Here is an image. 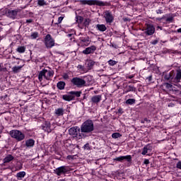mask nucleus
Instances as JSON below:
<instances>
[{
    "label": "nucleus",
    "mask_w": 181,
    "mask_h": 181,
    "mask_svg": "<svg viewBox=\"0 0 181 181\" xmlns=\"http://www.w3.org/2000/svg\"><path fill=\"white\" fill-rule=\"evenodd\" d=\"M80 131H81V127L74 126L69 129V134L72 138L78 141L80 139H83L86 136L85 134H83L82 132L80 133Z\"/></svg>",
    "instance_id": "f257e3e1"
},
{
    "label": "nucleus",
    "mask_w": 181,
    "mask_h": 181,
    "mask_svg": "<svg viewBox=\"0 0 181 181\" xmlns=\"http://www.w3.org/2000/svg\"><path fill=\"white\" fill-rule=\"evenodd\" d=\"M93 131H94V122L90 119L86 120L81 125V132L82 134H91Z\"/></svg>",
    "instance_id": "f03ea898"
},
{
    "label": "nucleus",
    "mask_w": 181,
    "mask_h": 181,
    "mask_svg": "<svg viewBox=\"0 0 181 181\" xmlns=\"http://www.w3.org/2000/svg\"><path fill=\"white\" fill-rule=\"evenodd\" d=\"M77 43L79 47H87L91 44V38L87 35L80 34Z\"/></svg>",
    "instance_id": "7ed1b4c3"
},
{
    "label": "nucleus",
    "mask_w": 181,
    "mask_h": 181,
    "mask_svg": "<svg viewBox=\"0 0 181 181\" xmlns=\"http://www.w3.org/2000/svg\"><path fill=\"white\" fill-rule=\"evenodd\" d=\"M9 135L11 136V138L16 139V141L18 142H21L25 139V134L21 132V130L13 129L10 131Z\"/></svg>",
    "instance_id": "20e7f679"
},
{
    "label": "nucleus",
    "mask_w": 181,
    "mask_h": 181,
    "mask_svg": "<svg viewBox=\"0 0 181 181\" xmlns=\"http://www.w3.org/2000/svg\"><path fill=\"white\" fill-rule=\"evenodd\" d=\"M71 84H73V86H75L76 87H77L78 88H83V87H86V80L83 79V78H80V77H74L71 80Z\"/></svg>",
    "instance_id": "39448f33"
},
{
    "label": "nucleus",
    "mask_w": 181,
    "mask_h": 181,
    "mask_svg": "<svg viewBox=\"0 0 181 181\" xmlns=\"http://www.w3.org/2000/svg\"><path fill=\"white\" fill-rule=\"evenodd\" d=\"M80 2H81L83 5H96L97 6H105V5H107V2L100 0H80Z\"/></svg>",
    "instance_id": "423d86ee"
},
{
    "label": "nucleus",
    "mask_w": 181,
    "mask_h": 181,
    "mask_svg": "<svg viewBox=\"0 0 181 181\" xmlns=\"http://www.w3.org/2000/svg\"><path fill=\"white\" fill-rule=\"evenodd\" d=\"M43 42L47 49H52V47H54V45H56L54 42V39H53L50 34H47L44 37Z\"/></svg>",
    "instance_id": "0eeeda50"
},
{
    "label": "nucleus",
    "mask_w": 181,
    "mask_h": 181,
    "mask_svg": "<svg viewBox=\"0 0 181 181\" xmlns=\"http://www.w3.org/2000/svg\"><path fill=\"white\" fill-rule=\"evenodd\" d=\"M19 12H21V9L19 8H9L6 11V16H7V18H10V19L15 20L16 19L18 13H19Z\"/></svg>",
    "instance_id": "6e6552de"
},
{
    "label": "nucleus",
    "mask_w": 181,
    "mask_h": 181,
    "mask_svg": "<svg viewBox=\"0 0 181 181\" xmlns=\"http://www.w3.org/2000/svg\"><path fill=\"white\" fill-rule=\"evenodd\" d=\"M41 129H43L44 132H47V134H50L52 131H53V127H52V124L50 122H45L40 127Z\"/></svg>",
    "instance_id": "1a4fd4ad"
},
{
    "label": "nucleus",
    "mask_w": 181,
    "mask_h": 181,
    "mask_svg": "<svg viewBox=\"0 0 181 181\" xmlns=\"http://www.w3.org/2000/svg\"><path fill=\"white\" fill-rule=\"evenodd\" d=\"M104 18L105 19L106 23L111 25L114 22V16L110 11H106L104 13Z\"/></svg>",
    "instance_id": "9d476101"
},
{
    "label": "nucleus",
    "mask_w": 181,
    "mask_h": 181,
    "mask_svg": "<svg viewBox=\"0 0 181 181\" xmlns=\"http://www.w3.org/2000/svg\"><path fill=\"white\" fill-rule=\"evenodd\" d=\"M155 33V26L153 24H147L144 29V35L146 36H152Z\"/></svg>",
    "instance_id": "9b49d317"
},
{
    "label": "nucleus",
    "mask_w": 181,
    "mask_h": 181,
    "mask_svg": "<svg viewBox=\"0 0 181 181\" xmlns=\"http://www.w3.org/2000/svg\"><path fill=\"white\" fill-rule=\"evenodd\" d=\"M54 172L57 176H62V175H66L69 172V168L66 165H62L56 168Z\"/></svg>",
    "instance_id": "f8f14e48"
},
{
    "label": "nucleus",
    "mask_w": 181,
    "mask_h": 181,
    "mask_svg": "<svg viewBox=\"0 0 181 181\" xmlns=\"http://www.w3.org/2000/svg\"><path fill=\"white\" fill-rule=\"evenodd\" d=\"M113 160L116 162H124V160H127V162L131 163L132 162V156H131V155L120 156L114 158Z\"/></svg>",
    "instance_id": "ddd939ff"
},
{
    "label": "nucleus",
    "mask_w": 181,
    "mask_h": 181,
    "mask_svg": "<svg viewBox=\"0 0 181 181\" xmlns=\"http://www.w3.org/2000/svg\"><path fill=\"white\" fill-rule=\"evenodd\" d=\"M95 50H97V47L95 45H91L83 50L82 53L83 54H93Z\"/></svg>",
    "instance_id": "4468645a"
},
{
    "label": "nucleus",
    "mask_w": 181,
    "mask_h": 181,
    "mask_svg": "<svg viewBox=\"0 0 181 181\" xmlns=\"http://www.w3.org/2000/svg\"><path fill=\"white\" fill-rule=\"evenodd\" d=\"M102 100H103V95H95L91 98L90 101L91 103H93V104H98V103H100Z\"/></svg>",
    "instance_id": "2eb2a0df"
},
{
    "label": "nucleus",
    "mask_w": 181,
    "mask_h": 181,
    "mask_svg": "<svg viewBox=\"0 0 181 181\" xmlns=\"http://www.w3.org/2000/svg\"><path fill=\"white\" fill-rule=\"evenodd\" d=\"M135 91H136V88H135V86L132 85H127L124 87V94H127L131 92L135 93Z\"/></svg>",
    "instance_id": "dca6fc26"
},
{
    "label": "nucleus",
    "mask_w": 181,
    "mask_h": 181,
    "mask_svg": "<svg viewBox=\"0 0 181 181\" xmlns=\"http://www.w3.org/2000/svg\"><path fill=\"white\" fill-rule=\"evenodd\" d=\"M54 114L55 117H63L64 115V108L58 107L55 109Z\"/></svg>",
    "instance_id": "f3484780"
},
{
    "label": "nucleus",
    "mask_w": 181,
    "mask_h": 181,
    "mask_svg": "<svg viewBox=\"0 0 181 181\" xmlns=\"http://www.w3.org/2000/svg\"><path fill=\"white\" fill-rule=\"evenodd\" d=\"M44 71L45 73V80H50L51 77L54 75V71L52 70L44 69Z\"/></svg>",
    "instance_id": "a211bd4d"
},
{
    "label": "nucleus",
    "mask_w": 181,
    "mask_h": 181,
    "mask_svg": "<svg viewBox=\"0 0 181 181\" xmlns=\"http://www.w3.org/2000/svg\"><path fill=\"white\" fill-rule=\"evenodd\" d=\"M181 80V69H179L176 71L175 77L173 79L174 83H180Z\"/></svg>",
    "instance_id": "6ab92c4d"
},
{
    "label": "nucleus",
    "mask_w": 181,
    "mask_h": 181,
    "mask_svg": "<svg viewBox=\"0 0 181 181\" xmlns=\"http://www.w3.org/2000/svg\"><path fill=\"white\" fill-rule=\"evenodd\" d=\"M69 94L71 95H73L74 97H76L77 98L81 97V94H83V92L81 90H71L69 92Z\"/></svg>",
    "instance_id": "aec40b11"
},
{
    "label": "nucleus",
    "mask_w": 181,
    "mask_h": 181,
    "mask_svg": "<svg viewBox=\"0 0 181 181\" xmlns=\"http://www.w3.org/2000/svg\"><path fill=\"white\" fill-rule=\"evenodd\" d=\"M15 159V157L12 156L11 154H8L4 159L3 162L4 163H9V162H12Z\"/></svg>",
    "instance_id": "412c9836"
},
{
    "label": "nucleus",
    "mask_w": 181,
    "mask_h": 181,
    "mask_svg": "<svg viewBox=\"0 0 181 181\" xmlns=\"http://www.w3.org/2000/svg\"><path fill=\"white\" fill-rule=\"evenodd\" d=\"M25 146L27 148H33V146H35V141L33 139H29L26 140Z\"/></svg>",
    "instance_id": "4be33fe9"
},
{
    "label": "nucleus",
    "mask_w": 181,
    "mask_h": 181,
    "mask_svg": "<svg viewBox=\"0 0 181 181\" xmlns=\"http://www.w3.org/2000/svg\"><path fill=\"white\" fill-rule=\"evenodd\" d=\"M23 68V65H20V66H13L11 70L13 71V73H14L15 74H18V73H21V71H22V69Z\"/></svg>",
    "instance_id": "5701e85b"
},
{
    "label": "nucleus",
    "mask_w": 181,
    "mask_h": 181,
    "mask_svg": "<svg viewBox=\"0 0 181 181\" xmlns=\"http://www.w3.org/2000/svg\"><path fill=\"white\" fill-rule=\"evenodd\" d=\"M62 99L64 100V101H74L75 97L71 95H62Z\"/></svg>",
    "instance_id": "b1692460"
},
{
    "label": "nucleus",
    "mask_w": 181,
    "mask_h": 181,
    "mask_svg": "<svg viewBox=\"0 0 181 181\" xmlns=\"http://www.w3.org/2000/svg\"><path fill=\"white\" fill-rule=\"evenodd\" d=\"M43 78H45L46 80V75H45V69H42L38 74V80H39V81H40V82L43 81Z\"/></svg>",
    "instance_id": "393cba45"
},
{
    "label": "nucleus",
    "mask_w": 181,
    "mask_h": 181,
    "mask_svg": "<svg viewBox=\"0 0 181 181\" xmlns=\"http://www.w3.org/2000/svg\"><path fill=\"white\" fill-rule=\"evenodd\" d=\"M96 29L99 30V32H105V30H107V26L104 24H97Z\"/></svg>",
    "instance_id": "a878e982"
},
{
    "label": "nucleus",
    "mask_w": 181,
    "mask_h": 181,
    "mask_svg": "<svg viewBox=\"0 0 181 181\" xmlns=\"http://www.w3.org/2000/svg\"><path fill=\"white\" fill-rule=\"evenodd\" d=\"M76 23H78V26L79 28H81L83 25V22H84V18L80 16H76Z\"/></svg>",
    "instance_id": "bb28decb"
},
{
    "label": "nucleus",
    "mask_w": 181,
    "mask_h": 181,
    "mask_svg": "<svg viewBox=\"0 0 181 181\" xmlns=\"http://www.w3.org/2000/svg\"><path fill=\"white\" fill-rule=\"evenodd\" d=\"M25 176H26V172L21 171L16 174V177H17L18 180H22Z\"/></svg>",
    "instance_id": "cd10ccee"
},
{
    "label": "nucleus",
    "mask_w": 181,
    "mask_h": 181,
    "mask_svg": "<svg viewBox=\"0 0 181 181\" xmlns=\"http://www.w3.org/2000/svg\"><path fill=\"white\" fill-rule=\"evenodd\" d=\"M57 87L58 90H64V88L66 87V82L64 81H59L57 83Z\"/></svg>",
    "instance_id": "c85d7f7f"
},
{
    "label": "nucleus",
    "mask_w": 181,
    "mask_h": 181,
    "mask_svg": "<svg viewBox=\"0 0 181 181\" xmlns=\"http://www.w3.org/2000/svg\"><path fill=\"white\" fill-rule=\"evenodd\" d=\"M94 64H95V62H94L93 60L88 61V63L86 64L88 70H91L93 69V67H94Z\"/></svg>",
    "instance_id": "c756f323"
},
{
    "label": "nucleus",
    "mask_w": 181,
    "mask_h": 181,
    "mask_svg": "<svg viewBox=\"0 0 181 181\" xmlns=\"http://www.w3.org/2000/svg\"><path fill=\"white\" fill-rule=\"evenodd\" d=\"M37 37H39V33L37 32L31 33L30 35V39H31L32 40H35V39H37Z\"/></svg>",
    "instance_id": "7c9ffc66"
},
{
    "label": "nucleus",
    "mask_w": 181,
    "mask_h": 181,
    "mask_svg": "<svg viewBox=\"0 0 181 181\" xmlns=\"http://www.w3.org/2000/svg\"><path fill=\"white\" fill-rule=\"evenodd\" d=\"M77 69L79 70V71H81V73H87V69H86V67L83 65L78 64L77 66Z\"/></svg>",
    "instance_id": "2f4dec72"
},
{
    "label": "nucleus",
    "mask_w": 181,
    "mask_h": 181,
    "mask_svg": "<svg viewBox=\"0 0 181 181\" xmlns=\"http://www.w3.org/2000/svg\"><path fill=\"white\" fill-rule=\"evenodd\" d=\"M37 4L38 6H46L47 1H46V0H37Z\"/></svg>",
    "instance_id": "473e14b6"
},
{
    "label": "nucleus",
    "mask_w": 181,
    "mask_h": 181,
    "mask_svg": "<svg viewBox=\"0 0 181 181\" xmlns=\"http://www.w3.org/2000/svg\"><path fill=\"white\" fill-rule=\"evenodd\" d=\"M16 52H18V53H25V52H26V47H25V46H19L16 49Z\"/></svg>",
    "instance_id": "72a5a7b5"
},
{
    "label": "nucleus",
    "mask_w": 181,
    "mask_h": 181,
    "mask_svg": "<svg viewBox=\"0 0 181 181\" xmlns=\"http://www.w3.org/2000/svg\"><path fill=\"white\" fill-rule=\"evenodd\" d=\"M90 25V21L88 19H85L83 22L82 23V25L81 26V28L83 29V28H87Z\"/></svg>",
    "instance_id": "f704fd0d"
},
{
    "label": "nucleus",
    "mask_w": 181,
    "mask_h": 181,
    "mask_svg": "<svg viewBox=\"0 0 181 181\" xmlns=\"http://www.w3.org/2000/svg\"><path fill=\"white\" fill-rule=\"evenodd\" d=\"M136 100L134 98H130L126 100V104H127V105H133V104H135V102Z\"/></svg>",
    "instance_id": "c9c22d12"
},
{
    "label": "nucleus",
    "mask_w": 181,
    "mask_h": 181,
    "mask_svg": "<svg viewBox=\"0 0 181 181\" xmlns=\"http://www.w3.org/2000/svg\"><path fill=\"white\" fill-rule=\"evenodd\" d=\"M148 151H149V148H148V146H145L141 152V155H146Z\"/></svg>",
    "instance_id": "e433bc0d"
},
{
    "label": "nucleus",
    "mask_w": 181,
    "mask_h": 181,
    "mask_svg": "<svg viewBox=\"0 0 181 181\" xmlns=\"http://www.w3.org/2000/svg\"><path fill=\"white\" fill-rule=\"evenodd\" d=\"M109 66H115V64H117V63H118V62L117 61H114L112 59H110L108 62H107Z\"/></svg>",
    "instance_id": "4c0bfd02"
},
{
    "label": "nucleus",
    "mask_w": 181,
    "mask_h": 181,
    "mask_svg": "<svg viewBox=\"0 0 181 181\" xmlns=\"http://www.w3.org/2000/svg\"><path fill=\"white\" fill-rule=\"evenodd\" d=\"M119 136H121V134L119 133H113L112 134V138H113L114 139H117V138H119Z\"/></svg>",
    "instance_id": "58836bf2"
},
{
    "label": "nucleus",
    "mask_w": 181,
    "mask_h": 181,
    "mask_svg": "<svg viewBox=\"0 0 181 181\" xmlns=\"http://www.w3.org/2000/svg\"><path fill=\"white\" fill-rule=\"evenodd\" d=\"M76 156H71V155H69L66 157V159H68V160H74V158Z\"/></svg>",
    "instance_id": "ea45409f"
},
{
    "label": "nucleus",
    "mask_w": 181,
    "mask_h": 181,
    "mask_svg": "<svg viewBox=\"0 0 181 181\" xmlns=\"http://www.w3.org/2000/svg\"><path fill=\"white\" fill-rule=\"evenodd\" d=\"M63 19H64V17L60 16L58 18V23H55L54 25H59V23H62Z\"/></svg>",
    "instance_id": "a19ab883"
},
{
    "label": "nucleus",
    "mask_w": 181,
    "mask_h": 181,
    "mask_svg": "<svg viewBox=\"0 0 181 181\" xmlns=\"http://www.w3.org/2000/svg\"><path fill=\"white\" fill-rule=\"evenodd\" d=\"M158 43H159V40L156 39V40H153L151 42V45H158Z\"/></svg>",
    "instance_id": "79ce46f5"
},
{
    "label": "nucleus",
    "mask_w": 181,
    "mask_h": 181,
    "mask_svg": "<svg viewBox=\"0 0 181 181\" xmlns=\"http://www.w3.org/2000/svg\"><path fill=\"white\" fill-rule=\"evenodd\" d=\"M177 169H180L181 170V161H178L176 164Z\"/></svg>",
    "instance_id": "37998d69"
},
{
    "label": "nucleus",
    "mask_w": 181,
    "mask_h": 181,
    "mask_svg": "<svg viewBox=\"0 0 181 181\" xmlns=\"http://www.w3.org/2000/svg\"><path fill=\"white\" fill-rule=\"evenodd\" d=\"M83 149H87V151H88L90 149V144H86L83 146Z\"/></svg>",
    "instance_id": "c03bdc74"
},
{
    "label": "nucleus",
    "mask_w": 181,
    "mask_h": 181,
    "mask_svg": "<svg viewBox=\"0 0 181 181\" xmlns=\"http://www.w3.org/2000/svg\"><path fill=\"white\" fill-rule=\"evenodd\" d=\"M165 21L166 22H172L173 21V17H168Z\"/></svg>",
    "instance_id": "a18cd8bd"
},
{
    "label": "nucleus",
    "mask_w": 181,
    "mask_h": 181,
    "mask_svg": "<svg viewBox=\"0 0 181 181\" xmlns=\"http://www.w3.org/2000/svg\"><path fill=\"white\" fill-rule=\"evenodd\" d=\"M146 80H148V82L152 81V75H150L149 76L146 77Z\"/></svg>",
    "instance_id": "49530a36"
},
{
    "label": "nucleus",
    "mask_w": 181,
    "mask_h": 181,
    "mask_svg": "<svg viewBox=\"0 0 181 181\" xmlns=\"http://www.w3.org/2000/svg\"><path fill=\"white\" fill-rule=\"evenodd\" d=\"M134 77H135V74H132L130 76H127L126 78L131 79V78H134Z\"/></svg>",
    "instance_id": "de8ad7c7"
},
{
    "label": "nucleus",
    "mask_w": 181,
    "mask_h": 181,
    "mask_svg": "<svg viewBox=\"0 0 181 181\" xmlns=\"http://www.w3.org/2000/svg\"><path fill=\"white\" fill-rule=\"evenodd\" d=\"M172 87H173V86H172V84L167 83H166V88H172Z\"/></svg>",
    "instance_id": "09e8293b"
},
{
    "label": "nucleus",
    "mask_w": 181,
    "mask_h": 181,
    "mask_svg": "<svg viewBox=\"0 0 181 181\" xmlns=\"http://www.w3.org/2000/svg\"><path fill=\"white\" fill-rule=\"evenodd\" d=\"M156 12L158 14L163 13V11H162L161 9H158V10L156 11Z\"/></svg>",
    "instance_id": "8fccbe9b"
},
{
    "label": "nucleus",
    "mask_w": 181,
    "mask_h": 181,
    "mask_svg": "<svg viewBox=\"0 0 181 181\" xmlns=\"http://www.w3.org/2000/svg\"><path fill=\"white\" fill-rule=\"evenodd\" d=\"M33 22V19L30 18L26 20V23H32Z\"/></svg>",
    "instance_id": "3c124183"
},
{
    "label": "nucleus",
    "mask_w": 181,
    "mask_h": 181,
    "mask_svg": "<svg viewBox=\"0 0 181 181\" xmlns=\"http://www.w3.org/2000/svg\"><path fill=\"white\" fill-rule=\"evenodd\" d=\"M144 122H146L147 124H149V122H151V120L148 119V118H144Z\"/></svg>",
    "instance_id": "603ef678"
},
{
    "label": "nucleus",
    "mask_w": 181,
    "mask_h": 181,
    "mask_svg": "<svg viewBox=\"0 0 181 181\" xmlns=\"http://www.w3.org/2000/svg\"><path fill=\"white\" fill-rule=\"evenodd\" d=\"M144 164H145V165H149V160L145 159V160H144Z\"/></svg>",
    "instance_id": "864d4df0"
},
{
    "label": "nucleus",
    "mask_w": 181,
    "mask_h": 181,
    "mask_svg": "<svg viewBox=\"0 0 181 181\" xmlns=\"http://www.w3.org/2000/svg\"><path fill=\"white\" fill-rule=\"evenodd\" d=\"M170 76H170V74L166 75V76H165L166 80H169V79L170 78Z\"/></svg>",
    "instance_id": "5fc2aeb1"
},
{
    "label": "nucleus",
    "mask_w": 181,
    "mask_h": 181,
    "mask_svg": "<svg viewBox=\"0 0 181 181\" xmlns=\"http://www.w3.org/2000/svg\"><path fill=\"white\" fill-rule=\"evenodd\" d=\"M2 131H4V126L0 125V134L2 133Z\"/></svg>",
    "instance_id": "6e6d98bb"
},
{
    "label": "nucleus",
    "mask_w": 181,
    "mask_h": 181,
    "mask_svg": "<svg viewBox=\"0 0 181 181\" xmlns=\"http://www.w3.org/2000/svg\"><path fill=\"white\" fill-rule=\"evenodd\" d=\"M177 33H181V28L177 30Z\"/></svg>",
    "instance_id": "4d7b16f0"
},
{
    "label": "nucleus",
    "mask_w": 181,
    "mask_h": 181,
    "mask_svg": "<svg viewBox=\"0 0 181 181\" xmlns=\"http://www.w3.org/2000/svg\"><path fill=\"white\" fill-rule=\"evenodd\" d=\"M118 112H119V114H122V109H119Z\"/></svg>",
    "instance_id": "13d9d810"
},
{
    "label": "nucleus",
    "mask_w": 181,
    "mask_h": 181,
    "mask_svg": "<svg viewBox=\"0 0 181 181\" xmlns=\"http://www.w3.org/2000/svg\"><path fill=\"white\" fill-rule=\"evenodd\" d=\"M86 98H87V96H86V94H84V95L83 97V100H86Z\"/></svg>",
    "instance_id": "bf43d9fd"
},
{
    "label": "nucleus",
    "mask_w": 181,
    "mask_h": 181,
    "mask_svg": "<svg viewBox=\"0 0 181 181\" xmlns=\"http://www.w3.org/2000/svg\"><path fill=\"white\" fill-rule=\"evenodd\" d=\"M0 71H2V64H0Z\"/></svg>",
    "instance_id": "052dcab7"
},
{
    "label": "nucleus",
    "mask_w": 181,
    "mask_h": 181,
    "mask_svg": "<svg viewBox=\"0 0 181 181\" xmlns=\"http://www.w3.org/2000/svg\"><path fill=\"white\" fill-rule=\"evenodd\" d=\"M73 36V34H68V37H71Z\"/></svg>",
    "instance_id": "680f3d73"
},
{
    "label": "nucleus",
    "mask_w": 181,
    "mask_h": 181,
    "mask_svg": "<svg viewBox=\"0 0 181 181\" xmlns=\"http://www.w3.org/2000/svg\"><path fill=\"white\" fill-rule=\"evenodd\" d=\"M2 39H4V37L0 35V42H1V40H2Z\"/></svg>",
    "instance_id": "e2e57ef3"
},
{
    "label": "nucleus",
    "mask_w": 181,
    "mask_h": 181,
    "mask_svg": "<svg viewBox=\"0 0 181 181\" xmlns=\"http://www.w3.org/2000/svg\"><path fill=\"white\" fill-rule=\"evenodd\" d=\"M141 124H145V120L144 119V120H141Z\"/></svg>",
    "instance_id": "0e129e2a"
},
{
    "label": "nucleus",
    "mask_w": 181,
    "mask_h": 181,
    "mask_svg": "<svg viewBox=\"0 0 181 181\" xmlns=\"http://www.w3.org/2000/svg\"><path fill=\"white\" fill-rule=\"evenodd\" d=\"M157 28H158V29H160V30H162V27L158 26Z\"/></svg>",
    "instance_id": "69168bd1"
},
{
    "label": "nucleus",
    "mask_w": 181,
    "mask_h": 181,
    "mask_svg": "<svg viewBox=\"0 0 181 181\" xmlns=\"http://www.w3.org/2000/svg\"><path fill=\"white\" fill-rule=\"evenodd\" d=\"M132 70H135V66L132 67Z\"/></svg>",
    "instance_id": "338daca9"
},
{
    "label": "nucleus",
    "mask_w": 181,
    "mask_h": 181,
    "mask_svg": "<svg viewBox=\"0 0 181 181\" xmlns=\"http://www.w3.org/2000/svg\"><path fill=\"white\" fill-rule=\"evenodd\" d=\"M179 46H181V42L179 44Z\"/></svg>",
    "instance_id": "774afa93"
}]
</instances>
